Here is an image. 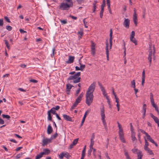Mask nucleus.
Masks as SVG:
<instances>
[{
	"instance_id": "f257e3e1",
	"label": "nucleus",
	"mask_w": 159,
	"mask_h": 159,
	"mask_svg": "<svg viewBox=\"0 0 159 159\" xmlns=\"http://www.w3.org/2000/svg\"><path fill=\"white\" fill-rule=\"evenodd\" d=\"M96 87V82H93L89 87L86 94L85 102L88 106L90 105L93 98V92Z\"/></svg>"
},
{
	"instance_id": "f03ea898",
	"label": "nucleus",
	"mask_w": 159,
	"mask_h": 159,
	"mask_svg": "<svg viewBox=\"0 0 159 159\" xmlns=\"http://www.w3.org/2000/svg\"><path fill=\"white\" fill-rule=\"evenodd\" d=\"M80 75V72H79L76 73L74 75L70 76L67 79L68 81L73 80L72 82L76 84L80 81L81 78L79 77Z\"/></svg>"
},
{
	"instance_id": "7ed1b4c3",
	"label": "nucleus",
	"mask_w": 159,
	"mask_h": 159,
	"mask_svg": "<svg viewBox=\"0 0 159 159\" xmlns=\"http://www.w3.org/2000/svg\"><path fill=\"white\" fill-rule=\"evenodd\" d=\"M100 115L101 117L105 129L107 130V123L105 120V109L103 106L100 108Z\"/></svg>"
},
{
	"instance_id": "20e7f679",
	"label": "nucleus",
	"mask_w": 159,
	"mask_h": 159,
	"mask_svg": "<svg viewBox=\"0 0 159 159\" xmlns=\"http://www.w3.org/2000/svg\"><path fill=\"white\" fill-rule=\"evenodd\" d=\"M73 3L68 4L67 3L62 2L59 6V8L61 10H68L70 7H72Z\"/></svg>"
},
{
	"instance_id": "39448f33",
	"label": "nucleus",
	"mask_w": 159,
	"mask_h": 159,
	"mask_svg": "<svg viewBox=\"0 0 159 159\" xmlns=\"http://www.w3.org/2000/svg\"><path fill=\"white\" fill-rule=\"evenodd\" d=\"M118 126L119 128V135L120 139L122 142L125 143V141L124 137L123 131L120 124L118 121L117 122Z\"/></svg>"
},
{
	"instance_id": "423d86ee",
	"label": "nucleus",
	"mask_w": 159,
	"mask_h": 159,
	"mask_svg": "<svg viewBox=\"0 0 159 159\" xmlns=\"http://www.w3.org/2000/svg\"><path fill=\"white\" fill-rule=\"evenodd\" d=\"M51 140L52 139L51 138L50 139H44L42 140V146H44V145H46L48 143H50L51 142Z\"/></svg>"
},
{
	"instance_id": "0eeeda50",
	"label": "nucleus",
	"mask_w": 159,
	"mask_h": 159,
	"mask_svg": "<svg viewBox=\"0 0 159 159\" xmlns=\"http://www.w3.org/2000/svg\"><path fill=\"white\" fill-rule=\"evenodd\" d=\"M152 49L150 48L149 49V54L148 57V59L150 63L149 66H150L151 64L152 63Z\"/></svg>"
},
{
	"instance_id": "6e6552de",
	"label": "nucleus",
	"mask_w": 159,
	"mask_h": 159,
	"mask_svg": "<svg viewBox=\"0 0 159 159\" xmlns=\"http://www.w3.org/2000/svg\"><path fill=\"white\" fill-rule=\"evenodd\" d=\"M98 84L99 86L100 87L101 91L102 92V93L103 95L104 96H106V95H107V93L105 88L102 85V84H100L99 82L98 83Z\"/></svg>"
},
{
	"instance_id": "1a4fd4ad",
	"label": "nucleus",
	"mask_w": 159,
	"mask_h": 159,
	"mask_svg": "<svg viewBox=\"0 0 159 159\" xmlns=\"http://www.w3.org/2000/svg\"><path fill=\"white\" fill-rule=\"evenodd\" d=\"M123 25L126 28H129V19H125L123 23Z\"/></svg>"
},
{
	"instance_id": "9d476101",
	"label": "nucleus",
	"mask_w": 159,
	"mask_h": 159,
	"mask_svg": "<svg viewBox=\"0 0 159 159\" xmlns=\"http://www.w3.org/2000/svg\"><path fill=\"white\" fill-rule=\"evenodd\" d=\"M110 39H109V42H110V48L111 49V48L112 46V31L111 29H110Z\"/></svg>"
},
{
	"instance_id": "9b49d317",
	"label": "nucleus",
	"mask_w": 159,
	"mask_h": 159,
	"mask_svg": "<svg viewBox=\"0 0 159 159\" xmlns=\"http://www.w3.org/2000/svg\"><path fill=\"white\" fill-rule=\"evenodd\" d=\"M150 98L152 105L153 107H154L157 106L154 103V100L153 99V96L152 93H151L150 94Z\"/></svg>"
},
{
	"instance_id": "f8f14e48",
	"label": "nucleus",
	"mask_w": 159,
	"mask_h": 159,
	"mask_svg": "<svg viewBox=\"0 0 159 159\" xmlns=\"http://www.w3.org/2000/svg\"><path fill=\"white\" fill-rule=\"evenodd\" d=\"M134 13L133 14V21L134 24L136 25H137V14L136 12V10L135 9H134Z\"/></svg>"
},
{
	"instance_id": "ddd939ff",
	"label": "nucleus",
	"mask_w": 159,
	"mask_h": 159,
	"mask_svg": "<svg viewBox=\"0 0 159 159\" xmlns=\"http://www.w3.org/2000/svg\"><path fill=\"white\" fill-rule=\"evenodd\" d=\"M63 116L64 118L66 120L70 121H73L72 118L70 117L69 116L64 114L63 115Z\"/></svg>"
},
{
	"instance_id": "4468645a",
	"label": "nucleus",
	"mask_w": 159,
	"mask_h": 159,
	"mask_svg": "<svg viewBox=\"0 0 159 159\" xmlns=\"http://www.w3.org/2000/svg\"><path fill=\"white\" fill-rule=\"evenodd\" d=\"M74 59L75 57H74L69 56L68 61H66V62L67 64H71L73 62Z\"/></svg>"
},
{
	"instance_id": "2eb2a0df",
	"label": "nucleus",
	"mask_w": 159,
	"mask_h": 159,
	"mask_svg": "<svg viewBox=\"0 0 159 159\" xmlns=\"http://www.w3.org/2000/svg\"><path fill=\"white\" fill-rule=\"evenodd\" d=\"M89 111L88 110L85 112L81 123V126H82L83 125V124L85 121V118L86 117L87 115L89 113Z\"/></svg>"
},
{
	"instance_id": "dca6fc26",
	"label": "nucleus",
	"mask_w": 159,
	"mask_h": 159,
	"mask_svg": "<svg viewBox=\"0 0 159 159\" xmlns=\"http://www.w3.org/2000/svg\"><path fill=\"white\" fill-rule=\"evenodd\" d=\"M108 44L107 42L106 43V54L107 55V61L109 60V51L108 49Z\"/></svg>"
},
{
	"instance_id": "f3484780",
	"label": "nucleus",
	"mask_w": 159,
	"mask_h": 159,
	"mask_svg": "<svg viewBox=\"0 0 159 159\" xmlns=\"http://www.w3.org/2000/svg\"><path fill=\"white\" fill-rule=\"evenodd\" d=\"M52 126L49 125L48 127L47 132L48 134H50L52 132Z\"/></svg>"
},
{
	"instance_id": "a211bd4d",
	"label": "nucleus",
	"mask_w": 159,
	"mask_h": 159,
	"mask_svg": "<svg viewBox=\"0 0 159 159\" xmlns=\"http://www.w3.org/2000/svg\"><path fill=\"white\" fill-rule=\"evenodd\" d=\"M137 159H142V158L143 156L142 152L141 151H139L137 153Z\"/></svg>"
},
{
	"instance_id": "6ab92c4d",
	"label": "nucleus",
	"mask_w": 159,
	"mask_h": 159,
	"mask_svg": "<svg viewBox=\"0 0 159 159\" xmlns=\"http://www.w3.org/2000/svg\"><path fill=\"white\" fill-rule=\"evenodd\" d=\"M73 87V85L70 84H68L66 85V91L69 92L70 90Z\"/></svg>"
},
{
	"instance_id": "aec40b11",
	"label": "nucleus",
	"mask_w": 159,
	"mask_h": 159,
	"mask_svg": "<svg viewBox=\"0 0 159 159\" xmlns=\"http://www.w3.org/2000/svg\"><path fill=\"white\" fill-rule=\"evenodd\" d=\"M144 149L148 153L149 155H154V153L152 152V150L148 148H144Z\"/></svg>"
},
{
	"instance_id": "412c9836",
	"label": "nucleus",
	"mask_w": 159,
	"mask_h": 159,
	"mask_svg": "<svg viewBox=\"0 0 159 159\" xmlns=\"http://www.w3.org/2000/svg\"><path fill=\"white\" fill-rule=\"evenodd\" d=\"M48 112H49L50 114L51 113H52L53 115H56L57 114L56 113V110L54 109V107H52Z\"/></svg>"
},
{
	"instance_id": "4be33fe9",
	"label": "nucleus",
	"mask_w": 159,
	"mask_h": 159,
	"mask_svg": "<svg viewBox=\"0 0 159 159\" xmlns=\"http://www.w3.org/2000/svg\"><path fill=\"white\" fill-rule=\"evenodd\" d=\"M124 152L125 155L126 157V159H131L130 157L129 156L128 154V152L126 151L125 149L124 150Z\"/></svg>"
},
{
	"instance_id": "5701e85b",
	"label": "nucleus",
	"mask_w": 159,
	"mask_h": 159,
	"mask_svg": "<svg viewBox=\"0 0 159 159\" xmlns=\"http://www.w3.org/2000/svg\"><path fill=\"white\" fill-rule=\"evenodd\" d=\"M43 155H44L43 152H40L36 156V157H37V159H39L40 158H41Z\"/></svg>"
},
{
	"instance_id": "b1692460",
	"label": "nucleus",
	"mask_w": 159,
	"mask_h": 159,
	"mask_svg": "<svg viewBox=\"0 0 159 159\" xmlns=\"http://www.w3.org/2000/svg\"><path fill=\"white\" fill-rule=\"evenodd\" d=\"M130 40L135 45H136L137 44V41L135 39V38H134L131 39V38H130Z\"/></svg>"
},
{
	"instance_id": "393cba45",
	"label": "nucleus",
	"mask_w": 159,
	"mask_h": 159,
	"mask_svg": "<svg viewBox=\"0 0 159 159\" xmlns=\"http://www.w3.org/2000/svg\"><path fill=\"white\" fill-rule=\"evenodd\" d=\"M131 138L132 140L133 141H137V139L136 138L135 134L134 133H132L131 134Z\"/></svg>"
},
{
	"instance_id": "a878e982",
	"label": "nucleus",
	"mask_w": 159,
	"mask_h": 159,
	"mask_svg": "<svg viewBox=\"0 0 159 159\" xmlns=\"http://www.w3.org/2000/svg\"><path fill=\"white\" fill-rule=\"evenodd\" d=\"M65 152H62L59 155V157L60 159H63L64 157H65Z\"/></svg>"
},
{
	"instance_id": "bb28decb",
	"label": "nucleus",
	"mask_w": 159,
	"mask_h": 159,
	"mask_svg": "<svg viewBox=\"0 0 159 159\" xmlns=\"http://www.w3.org/2000/svg\"><path fill=\"white\" fill-rule=\"evenodd\" d=\"M144 140L145 144L144 147V149L148 148V146L149 145L148 143L145 139Z\"/></svg>"
},
{
	"instance_id": "cd10ccee",
	"label": "nucleus",
	"mask_w": 159,
	"mask_h": 159,
	"mask_svg": "<svg viewBox=\"0 0 159 159\" xmlns=\"http://www.w3.org/2000/svg\"><path fill=\"white\" fill-rule=\"evenodd\" d=\"M4 42H5V45H6V46L7 47V48L9 49H10V45H9V43H8V41L6 40H4Z\"/></svg>"
},
{
	"instance_id": "c85d7f7f",
	"label": "nucleus",
	"mask_w": 159,
	"mask_h": 159,
	"mask_svg": "<svg viewBox=\"0 0 159 159\" xmlns=\"http://www.w3.org/2000/svg\"><path fill=\"white\" fill-rule=\"evenodd\" d=\"M43 151H44V152H43L44 153V154H49L50 152V150L48 149H44Z\"/></svg>"
},
{
	"instance_id": "c756f323",
	"label": "nucleus",
	"mask_w": 159,
	"mask_h": 159,
	"mask_svg": "<svg viewBox=\"0 0 159 159\" xmlns=\"http://www.w3.org/2000/svg\"><path fill=\"white\" fill-rule=\"evenodd\" d=\"M48 120H52V117L51 116V114L49 113V112H48Z\"/></svg>"
},
{
	"instance_id": "7c9ffc66",
	"label": "nucleus",
	"mask_w": 159,
	"mask_h": 159,
	"mask_svg": "<svg viewBox=\"0 0 159 159\" xmlns=\"http://www.w3.org/2000/svg\"><path fill=\"white\" fill-rule=\"evenodd\" d=\"M23 153L21 152L20 153L17 154L16 156V159H18L20 158L21 157V156L23 155Z\"/></svg>"
},
{
	"instance_id": "2f4dec72",
	"label": "nucleus",
	"mask_w": 159,
	"mask_h": 159,
	"mask_svg": "<svg viewBox=\"0 0 159 159\" xmlns=\"http://www.w3.org/2000/svg\"><path fill=\"white\" fill-rule=\"evenodd\" d=\"M2 116L3 118H6L7 119H9L10 118V116L9 115H7L2 114Z\"/></svg>"
},
{
	"instance_id": "473e14b6",
	"label": "nucleus",
	"mask_w": 159,
	"mask_h": 159,
	"mask_svg": "<svg viewBox=\"0 0 159 159\" xmlns=\"http://www.w3.org/2000/svg\"><path fill=\"white\" fill-rule=\"evenodd\" d=\"M142 112L143 113L142 116V118L143 119H144L146 113V109L143 108V109H142Z\"/></svg>"
},
{
	"instance_id": "72a5a7b5",
	"label": "nucleus",
	"mask_w": 159,
	"mask_h": 159,
	"mask_svg": "<svg viewBox=\"0 0 159 159\" xmlns=\"http://www.w3.org/2000/svg\"><path fill=\"white\" fill-rule=\"evenodd\" d=\"M82 98L80 97H78L76 99L75 102L78 103H79L81 100Z\"/></svg>"
},
{
	"instance_id": "f704fd0d",
	"label": "nucleus",
	"mask_w": 159,
	"mask_h": 159,
	"mask_svg": "<svg viewBox=\"0 0 159 159\" xmlns=\"http://www.w3.org/2000/svg\"><path fill=\"white\" fill-rule=\"evenodd\" d=\"M94 143V140H90V144L89 146V148H93V146Z\"/></svg>"
},
{
	"instance_id": "c9c22d12",
	"label": "nucleus",
	"mask_w": 159,
	"mask_h": 159,
	"mask_svg": "<svg viewBox=\"0 0 159 159\" xmlns=\"http://www.w3.org/2000/svg\"><path fill=\"white\" fill-rule=\"evenodd\" d=\"M135 34V32L134 31H132L130 35V38H131V39H132L133 38H134Z\"/></svg>"
},
{
	"instance_id": "e433bc0d",
	"label": "nucleus",
	"mask_w": 159,
	"mask_h": 159,
	"mask_svg": "<svg viewBox=\"0 0 159 159\" xmlns=\"http://www.w3.org/2000/svg\"><path fill=\"white\" fill-rule=\"evenodd\" d=\"M58 134L57 133H56L54 135H52L50 138L51 139H55V138H56Z\"/></svg>"
},
{
	"instance_id": "4c0bfd02",
	"label": "nucleus",
	"mask_w": 159,
	"mask_h": 159,
	"mask_svg": "<svg viewBox=\"0 0 159 159\" xmlns=\"http://www.w3.org/2000/svg\"><path fill=\"white\" fill-rule=\"evenodd\" d=\"M131 85L133 86V88H135V83L134 80H133L131 81Z\"/></svg>"
},
{
	"instance_id": "58836bf2",
	"label": "nucleus",
	"mask_w": 159,
	"mask_h": 159,
	"mask_svg": "<svg viewBox=\"0 0 159 159\" xmlns=\"http://www.w3.org/2000/svg\"><path fill=\"white\" fill-rule=\"evenodd\" d=\"M96 2L94 3H93V12H94L96 11Z\"/></svg>"
},
{
	"instance_id": "ea45409f",
	"label": "nucleus",
	"mask_w": 159,
	"mask_h": 159,
	"mask_svg": "<svg viewBox=\"0 0 159 159\" xmlns=\"http://www.w3.org/2000/svg\"><path fill=\"white\" fill-rule=\"evenodd\" d=\"M78 140V139H74L72 142V144L75 145L77 143Z\"/></svg>"
},
{
	"instance_id": "a19ab883",
	"label": "nucleus",
	"mask_w": 159,
	"mask_h": 159,
	"mask_svg": "<svg viewBox=\"0 0 159 159\" xmlns=\"http://www.w3.org/2000/svg\"><path fill=\"white\" fill-rule=\"evenodd\" d=\"M6 29L8 31H10L12 30V27L10 25H7Z\"/></svg>"
},
{
	"instance_id": "79ce46f5",
	"label": "nucleus",
	"mask_w": 159,
	"mask_h": 159,
	"mask_svg": "<svg viewBox=\"0 0 159 159\" xmlns=\"http://www.w3.org/2000/svg\"><path fill=\"white\" fill-rule=\"evenodd\" d=\"M104 10L101 9V10L100 13V17L102 18V17L103 16V13L104 12Z\"/></svg>"
},
{
	"instance_id": "37998d69",
	"label": "nucleus",
	"mask_w": 159,
	"mask_h": 159,
	"mask_svg": "<svg viewBox=\"0 0 159 159\" xmlns=\"http://www.w3.org/2000/svg\"><path fill=\"white\" fill-rule=\"evenodd\" d=\"M78 104V103H77L76 102H75L73 104V106H72L71 109H74L75 107L77 106Z\"/></svg>"
},
{
	"instance_id": "c03bdc74",
	"label": "nucleus",
	"mask_w": 159,
	"mask_h": 159,
	"mask_svg": "<svg viewBox=\"0 0 159 159\" xmlns=\"http://www.w3.org/2000/svg\"><path fill=\"white\" fill-rule=\"evenodd\" d=\"M80 69L81 71H83V69H84L85 67V65H84L81 64L80 63Z\"/></svg>"
},
{
	"instance_id": "a18cd8bd",
	"label": "nucleus",
	"mask_w": 159,
	"mask_h": 159,
	"mask_svg": "<svg viewBox=\"0 0 159 159\" xmlns=\"http://www.w3.org/2000/svg\"><path fill=\"white\" fill-rule=\"evenodd\" d=\"M60 22L61 23L63 24H66L67 23V20H60Z\"/></svg>"
},
{
	"instance_id": "49530a36",
	"label": "nucleus",
	"mask_w": 159,
	"mask_h": 159,
	"mask_svg": "<svg viewBox=\"0 0 159 159\" xmlns=\"http://www.w3.org/2000/svg\"><path fill=\"white\" fill-rule=\"evenodd\" d=\"M70 157L69 154L67 152H65V157L68 158Z\"/></svg>"
},
{
	"instance_id": "de8ad7c7",
	"label": "nucleus",
	"mask_w": 159,
	"mask_h": 159,
	"mask_svg": "<svg viewBox=\"0 0 159 159\" xmlns=\"http://www.w3.org/2000/svg\"><path fill=\"white\" fill-rule=\"evenodd\" d=\"M153 120L156 123H157L159 122V119L157 117H156Z\"/></svg>"
},
{
	"instance_id": "09e8293b",
	"label": "nucleus",
	"mask_w": 159,
	"mask_h": 159,
	"mask_svg": "<svg viewBox=\"0 0 159 159\" xmlns=\"http://www.w3.org/2000/svg\"><path fill=\"white\" fill-rule=\"evenodd\" d=\"M80 88H79L76 91V94H75L76 96H77L78 95L80 92Z\"/></svg>"
},
{
	"instance_id": "8fccbe9b",
	"label": "nucleus",
	"mask_w": 159,
	"mask_h": 159,
	"mask_svg": "<svg viewBox=\"0 0 159 159\" xmlns=\"http://www.w3.org/2000/svg\"><path fill=\"white\" fill-rule=\"evenodd\" d=\"M30 82L34 83H36L38 82V81L34 79H31L30 80Z\"/></svg>"
},
{
	"instance_id": "3c124183",
	"label": "nucleus",
	"mask_w": 159,
	"mask_h": 159,
	"mask_svg": "<svg viewBox=\"0 0 159 159\" xmlns=\"http://www.w3.org/2000/svg\"><path fill=\"white\" fill-rule=\"evenodd\" d=\"M77 33H78V34H79L80 35V38H81L83 35V31H80L78 32Z\"/></svg>"
},
{
	"instance_id": "603ef678",
	"label": "nucleus",
	"mask_w": 159,
	"mask_h": 159,
	"mask_svg": "<svg viewBox=\"0 0 159 159\" xmlns=\"http://www.w3.org/2000/svg\"><path fill=\"white\" fill-rule=\"evenodd\" d=\"M93 148H89V150L88 152V156H90L91 154V153L92 152V150Z\"/></svg>"
},
{
	"instance_id": "864d4df0",
	"label": "nucleus",
	"mask_w": 159,
	"mask_h": 159,
	"mask_svg": "<svg viewBox=\"0 0 159 159\" xmlns=\"http://www.w3.org/2000/svg\"><path fill=\"white\" fill-rule=\"evenodd\" d=\"M154 108H155V110L157 112L158 114L159 115V111L158 110V107L157 106H155V107H154Z\"/></svg>"
},
{
	"instance_id": "5fc2aeb1",
	"label": "nucleus",
	"mask_w": 159,
	"mask_h": 159,
	"mask_svg": "<svg viewBox=\"0 0 159 159\" xmlns=\"http://www.w3.org/2000/svg\"><path fill=\"white\" fill-rule=\"evenodd\" d=\"M95 134L94 133H93L91 137V138L90 139L91 140H94V139L95 138Z\"/></svg>"
},
{
	"instance_id": "6e6d98bb",
	"label": "nucleus",
	"mask_w": 159,
	"mask_h": 159,
	"mask_svg": "<svg viewBox=\"0 0 159 159\" xmlns=\"http://www.w3.org/2000/svg\"><path fill=\"white\" fill-rule=\"evenodd\" d=\"M85 18L83 20L84 23V26L85 28H87L88 26L87 25V22L85 21L84 20H85Z\"/></svg>"
},
{
	"instance_id": "4d7b16f0",
	"label": "nucleus",
	"mask_w": 159,
	"mask_h": 159,
	"mask_svg": "<svg viewBox=\"0 0 159 159\" xmlns=\"http://www.w3.org/2000/svg\"><path fill=\"white\" fill-rule=\"evenodd\" d=\"M4 18L5 20L8 22H10V21L9 18L7 16H5Z\"/></svg>"
},
{
	"instance_id": "13d9d810",
	"label": "nucleus",
	"mask_w": 159,
	"mask_h": 159,
	"mask_svg": "<svg viewBox=\"0 0 159 159\" xmlns=\"http://www.w3.org/2000/svg\"><path fill=\"white\" fill-rule=\"evenodd\" d=\"M19 31H20V33L21 34H24L25 33H26L27 32L26 31H25L21 29H20L19 30Z\"/></svg>"
},
{
	"instance_id": "bf43d9fd",
	"label": "nucleus",
	"mask_w": 159,
	"mask_h": 159,
	"mask_svg": "<svg viewBox=\"0 0 159 159\" xmlns=\"http://www.w3.org/2000/svg\"><path fill=\"white\" fill-rule=\"evenodd\" d=\"M146 136L147 139L149 140L150 139H152V138L147 133L146 135Z\"/></svg>"
},
{
	"instance_id": "052dcab7",
	"label": "nucleus",
	"mask_w": 159,
	"mask_h": 159,
	"mask_svg": "<svg viewBox=\"0 0 159 159\" xmlns=\"http://www.w3.org/2000/svg\"><path fill=\"white\" fill-rule=\"evenodd\" d=\"M20 67L23 68H25L26 67V65L25 64H21L20 65Z\"/></svg>"
},
{
	"instance_id": "680f3d73",
	"label": "nucleus",
	"mask_w": 159,
	"mask_h": 159,
	"mask_svg": "<svg viewBox=\"0 0 159 159\" xmlns=\"http://www.w3.org/2000/svg\"><path fill=\"white\" fill-rule=\"evenodd\" d=\"M139 130L141 131V133L145 134V135L147 134V132H145L142 129H140Z\"/></svg>"
},
{
	"instance_id": "e2e57ef3",
	"label": "nucleus",
	"mask_w": 159,
	"mask_h": 159,
	"mask_svg": "<svg viewBox=\"0 0 159 159\" xmlns=\"http://www.w3.org/2000/svg\"><path fill=\"white\" fill-rule=\"evenodd\" d=\"M145 78L142 77V80L141 84L142 86H143V84L144 83Z\"/></svg>"
},
{
	"instance_id": "0e129e2a",
	"label": "nucleus",
	"mask_w": 159,
	"mask_h": 159,
	"mask_svg": "<svg viewBox=\"0 0 159 159\" xmlns=\"http://www.w3.org/2000/svg\"><path fill=\"white\" fill-rule=\"evenodd\" d=\"M3 25V21L2 19H0V26H2Z\"/></svg>"
},
{
	"instance_id": "69168bd1",
	"label": "nucleus",
	"mask_w": 159,
	"mask_h": 159,
	"mask_svg": "<svg viewBox=\"0 0 159 159\" xmlns=\"http://www.w3.org/2000/svg\"><path fill=\"white\" fill-rule=\"evenodd\" d=\"M76 1L78 2V4H81L83 2V0H76Z\"/></svg>"
},
{
	"instance_id": "338daca9",
	"label": "nucleus",
	"mask_w": 159,
	"mask_h": 159,
	"mask_svg": "<svg viewBox=\"0 0 159 159\" xmlns=\"http://www.w3.org/2000/svg\"><path fill=\"white\" fill-rule=\"evenodd\" d=\"M4 124V121L2 119L0 118V124L2 125Z\"/></svg>"
},
{
	"instance_id": "774afa93",
	"label": "nucleus",
	"mask_w": 159,
	"mask_h": 159,
	"mask_svg": "<svg viewBox=\"0 0 159 159\" xmlns=\"http://www.w3.org/2000/svg\"><path fill=\"white\" fill-rule=\"evenodd\" d=\"M54 107V109L55 110H58L60 108V107L58 106H57L55 107Z\"/></svg>"
}]
</instances>
